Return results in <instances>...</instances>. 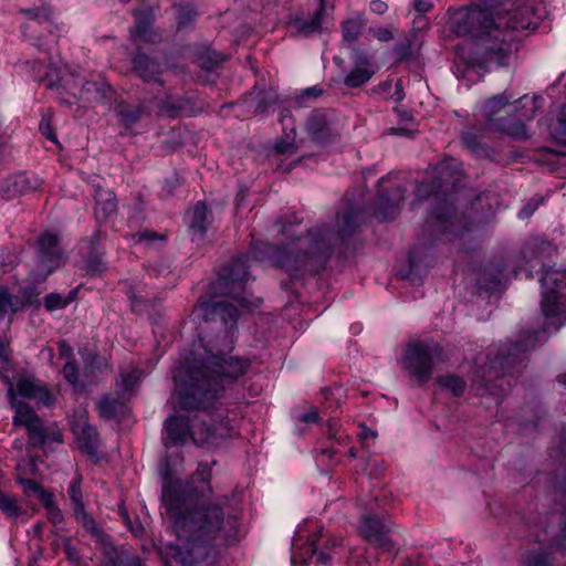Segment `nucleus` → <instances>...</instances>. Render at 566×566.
<instances>
[{"mask_svg":"<svg viewBox=\"0 0 566 566\" xmlns=\"http://www.w3.org/2000/svg\"><path fill=\"white\" fill-rule=\"evenodd\" d=\"M193 352L174 369L176 395L180 408L198 410L191 420L172 416L165 421L166 448L192 440L196 444H217L232 437L235 431L222 413H210L216 409L226 387L242 377L250 360L230 356L214 343L208 346L199 339Z\"/></svg>","mask_w":566,"mask_h":566,"instance_id":"f257e3e1","label":"nucleus"},{"mask_svg":"<svg viewBox=\"0 0 566 566\" xmlns=\"http://www.w3.org/2000/svg\"><path fill=\"white\" fill-rule=\"evenodd\" d=\"M531 268L541 265L539 277L542 286L541 311L544 318L542 331L525 332L520 338L510 345L501 346L496 356L489 361L488 366H481L480 387L496 395L499 384H490L494 377L501 380L502 377L511 374L524 361L526 353L534 349L537 344L546 340L547 335L556 333L566 324V269H553L546 266L539 256L530 260Z\"/></svg>","mask_w":566,"mask_h":566,"instance_id":"f03ea898","label":"nucleus"},{"mask_svg":"<svg viewBox=\"0 0 566 566\" xmlns=\"http://www.w3.org/2000/svg\"><path fill=\"white\" fill-rule=\"evenodd\" d=\"M490 8L493 0H480L479 4L461 8L452 17L454 33L472 38L468 63L482 67L505 65L516 41V34L497 21Z\"/></svg>","mask_w":566,"mask_h":566,"instance_id":"7ed1b4c3","label":"nucleus"},{"mask_svg":"<svg viewBox=\"0 0 566 566\" xmlns=\"http://www.w3.org/2000/svg\"><path fill=\"white\" fill-rule=\"evenodd\" d=\"M335 228L331 229L326 224L317 226L306 235L292 240L277 252V263L290 273L300 271L317 273L324 268L333 247L355 231L354 212L352 210L338 212Z\"/></svg>","mask_w":566,"mask_h":566,"instance_id":"20e7f679","label":"nucleus"},{"mask_svg":"<svg viewBox=\"0 0 566 566\" xmlns=\"http://www.w3.org/2000/svg\"><path fill=\"white\" fill-rule=\"evenodd\" d=\"M8 398L11 408L14 410L12 422L14 426L25 427L30 440L35 446H43L46 442V431L40 417L23 401L30 399L39 405L51 407L54 403V395L41 381L31 378H19L15 384L9 381Z\"/></svg>","mask_w":566,"mask_h":566,"instance_id":"39448f33","label":"nucleus"},{"mask_svg":"<svg viewBox=\"0 0 566 566\" xmlns=\"http://www.w3.org/2000/svg\"><path fill=\"white\" fill-rule=\"evenodd\" d=\"M511 98L512 96L505 93L489 98L483 105V114L488 123L494 129L513 138H526L527 129L523 120H531L535 117L541 98L524 95L514 104V112L518 118L509 116L506 118L496 119L495 116L509 104Z\"/></svg>","mask_w":566,"mask_h":566,"instance_id":"423d86ee","label":"nucleus"},{"mask_svg":"<svg viewBox=\"0 0 566 566\" xmlns=\"http://www.w3.org/2000/svg\"><path fill=\"white\" fill-rule=\"evenodd\" d=\"M442 360V348L438 343L416 342L407 346L402 368L423 385L431 378L434 364Z\"/></svg>","mask_w":566,"mask_h":566,"instance_id":"0eeeda50","label":"nucleus"},{"mask_svg":"<svg viewBox=\"0 0 566 566\" xmlns=\"http://www.w3.org/2000/svg\"><path fill=\"white\" fill-rule=\"evenodd\" d=\"M490 11L514 34L516 31L535 30L538 25L535 9L530 4L517 6L516 2L509 0H493V8H490Z\"/></svg>","mask_w":566,"mask_h":566,"instance_id":"6e6552de","label":"nucleus"},{"mask_svg":"<svg viewBox=\"0 0 566 566\" xmlns=\"http://www.w3.org/2000/svg\"><path fill=\"white\" fill-rule=\"evenodd\" d=\"M84 81L78 74L53 65H50L44 77L49 88L62 90L59 92L60 101L62 104L69 105H72L75 99L80 98V91Z\"/></svg>","mask_w":566,"mask_h":566,"instance_id":"1a4fd4ad","label":"nucleus"},{"mask_svg":"<svg viewBox=\"0 0 566 566\" xmlns=\"http://www.w3.org/2000/svg\"><path fill=\"white\" fill-rule=\"evenodd\" d=\"M87 418V410L80 407L70 416L69 421L78 448L90 457H96L99 438L96 429L88 423Z\"/></svg>","mask_w":566,"mask_h":566,"instance_id":"9d476101","label":"nucleus"},{"mask_svg":"<svg viewBox=\"0 0 566 566\" xmlns=\"http://www.w3.org/2000/svg\"><path fill=\"white\" fill-rule=\"evenodd\" d=\"M250 256L241 255L234 260L231 268L221 275L218 280V284L221 287L229 289L227 293L231 296L241 307L248 306V301L242 296L244 290V282L248 280V261Z\"/></svg>","mask_w":566,"mask_h":566,"instance_id":"9b49d317","label":"nucleus"},{"mask_svg":"<svg viewBox=\"0 0 566 566\" xmlns=\"http://www.w3.org/2000/svg\"><path fill=\"white\" fill-rule=\"evenodd\" d=\"M391 532L392 525L390 522L381 521L371 515H365L359 524V533L368 543L390 554L397 551V544L388 536Z\"/></svg>","mask_w":566,"mask_h":566,"instance_id":"f8f14e48","label":"nucleus"},{"mask_svg":"<svg viewBox=\"0 0 566 566\" xmlns=\"http://www.w3.org/2000/svg\"><path fill=\"white\" fill-rule=\"evenodd\" d=\"M81 483H82V478H81V475L76 474L74 476V479L71 481L69 489H67V493H69L70 499L73 502V506H74V516H75L76 521L88 533H91L98 541H103L105 534L103 533V531H101L97 527L95 521L85 511L83 496H82V490H81Z\"/></svg>","mask_w":566,"mask_h":566,"instance_id":"ddd939ff","label":"nucleus"},{"mask_svg":"<svg viewBox=\"0 0 566 566\" xmlns=\"http://www.w3.org/2000/svg\"><path fill=\"white\" fill-rule=\"evenodd\" d=\"M57 235L49 231L39 237V263L44 272V277L54 271L62 262L63 255L57 247Z\"/></svg>","mask_w":566,"mask_h":566,"instance_id":"4468645a","label":"nucleus"},{"mask_svg":"<svg viewBox=\"0 0 566 566\" xmlns=\"http://www.w3.org/2000/svg\"><path fill=\"white\" fill-rule=\"evenodd\" d=\"M306 130L316 143H326L338 135L334 116L328 111H314L307 119Z\"/></svg>","mask_w":566,"mask_h":566,"instance_id":"2eb2a0df","label":"nucleus"},{"mask_svg":"<svg viewBox=\"0 0 566 566\" xmlns=\"http://www.w3.org/2000/svg\"><path fill=\"white\" fill-rule=\"evenodd\" d=\"M453 205L448 198L439 200L434 210L427 219V223L434 228L437 234H448L453 231Z\"/></svg>","mask_w":566,"mask_h":566,"instance_id":"dca6fc26","label":"nucleus"},{"mask_svg":"<svg viewBox=\"0 0 566 566\" xmlns=\"http://www.w3.org/2000/svg\"><path fill=\"white\" fill-rule=\"evenodd\" d=\"M35 293H23L22 295H10L7 289H0V317L8 316V324L12 322V316L22 310L28 303H32Z\"/></svg>","mask_w":566,"mask_h":566,"instance_id":"f3484780","label":"nucleus"},{"mask_svg":"<svg viewBox=\"0 0 566 566\" xmlns=\"http://www.w3.org/2000/svg\"><path fill=\"white\" fill-rule=\"evenodd\" d=\"M205 318L219 317L226 325L234 324L239 316L238 307L227 302H205L198 308Z\"/></svg>","mask_w":566,"mask_h":566,"instance_id":"a211bd4d","label":"nucleus"},{"mask_svg":"<svg viewBox=\"0 0 566 566\" xmlns=\"http://www.w3.org/2000/svg\"><path fill=\"white\" fill-rule=\"evenodd\" d=\"M135 72L146 82H159L160 65L153 59L137 53L133 59Z\"/></svg>","mask_w":566,"mask_h":566,"instance_id":"6ab92c4d","label":"nucleus"},{"mask_svg":"<svg viewBox=\"0 0 566 566\" xmlns=\"http://www.w3.org/2000/svg\"><path fill=\"white\" fill-rule=\"evenodd\" d=\"M355 64L357 66L344 80L348 87H358L373 76V71L368 69L369 60L365 54L357 53Z\"/></svg>","mask_w":566,"mask_h":566,"instance_id":"aec40b11","label":"nucleus"},{"mask_svg":"<svg viewBox=\"0 0 566 566\" xmlns=\"http://www.w3.org/2000/svg\"><path fill=\"white\" fill-rule=\"evenodd\" d=\"M146 107L144 104L137 106L120 102L115 107L116 116L119 118V123L125 129H130L144 114H146Z\"/></svg>","mask_w":566,"mask_h":566,"instance_id":"412c9836","label":"nucleus"},{"mask_svg":"<svg viewBox=\"0 0 566 566\" xmlns=\"http://www.w3.org/2000/svg\"><path fill=\"white\" fill-rule=\"evenodd\" d=\"M325 11V0H319V8L310 19H296L294 25L298 34L311 36L319 33L322 30L323 15Z\"/></svg>","mask_w":566,"mask_h":566,"instance_id":"4be33fe9","label":"nucleus"},{"mask_svg":"<svg viewBox=\"0 0 566 566\" xmlns=\"http://www.w3.org/2000/svg\"><path fill=\"white\" fill-rule=\"evenodd\" d=\"M301 534L298 538H294L292 544L291 564L292 566H307L308 560L315 555L316 546L315 538L307 543L300 544Z\"/></svg>","mask_w":566,"mask_h":566,"instance_id":"5701e85b","label":"nucleus"},{"mask_svg":"<svg viewBox=\"0 0 566 566\" xmlns=\"http://www.w3.org/2000/svg\"><path fill=\"white\" fill-rule=\"evenodd\" d=\"M95 218L98 222L106 220L116 211L117 202L114 192L99 189L95 193Z\"/></svg>","mask_w":566,"mask_h":566,"instance_id":"b1692460","label":"nucleus"},{"mask_svg":"<svg viewBox=\"0 0 566 566\" xmlns=\"http://www.w3.org/2000/svg\"><path fill=\"white\" fill-rule=\"evenodd\" d=\"M207 231V207L203 202L199 201L193 207L190 221H189V232L191 239L201 240Z\"/></svg>","mask_w":566,"mask_h":566,"instance_id":"393cba45","label":"nucleus"},{"mask_svg":"<svg viewBox=\"0 0 566 566\" xmlns=\"http://www.w3.org/2000/svg\"><path fill=\"white\" fill-rule=\"evenodd\" d=\"M366 27V19L363 13L348 18L342 22L343 41L349 44L354 43Z\"/></svg>","mask_w":566,"mask_h":566,"instance_id":"a878e982","label":"nucleus"},{"mask_svg":"<svg viewBox=\"0 0 566 566\" xmlns=\"http://www.w3.org/2000/svg\"><path fill=\"white\" fill-rule=\"evenodd\" d=\"M108 90V85L103 82L84 81L78 99L101 101L106 96Z\"/></svg>","mask_w":566,"mask_h":566,"instance_id":"bb28decb","label":"nucleus"},{"mask_svg":"<svg viewBox=\"0 0 566 566\" xmlns=\"http://www.w3.org/2000/svg\"><path fill=\"white\" fill-rule=\"evenodd\" d=\"M77 290H71L66 295L50 293L44 297V306L48 311H56L66 307L76 298Z\"/></svg>","mask_w":566,"mask_h":566,"instance_id":"cd10ccee","label":"nucleus"},{"mask_svg":"<svg viewBox=\"0 0 566 566\" xmlns=\"http://www.w3.org/2000/svg\"><path fill=\"white\" fill-rule=\"evenodd\" d=\"M140 379V371L132 368L128 371H122L116 381V387L120 395L132 391Z\"/></svg>","mask_w":566,"mask_h":566,"instance_id":"c85d7f7f","label":"nucleus"},{"mask_svg":"<svg viewBox=\"0 0 566 566\" xmlns=\"http://www.w3.org/2000/svg\"><path fill=\"white\" fill-rule=\"evenodd\" d=\"M117 394L118 397H104L98 401L97 408L101 417L112 419L119 411V409L123 406V402L119 399L120 394Z\"/></svg>","mask_w":566,"mask_h":566,"instance_id":"c756f323","label":"nucleus"},{"mask_svg":"<svg viewBox=\"0 0 566 566\" xmlns=\"http://www.w3.org/2000/svg\"><path fill=\"white\" fill-rule=\"evenodd\" d=\"M134 15L136 18L135 35L143 41H153L154 34L150 28L149 19L144 17V11L142 9H137L134 12Z\"/></svg>","mask_w":566,"mask_h":566,"instance_id":"7c9ffc66","label":"nucleus"},{"mask_svg":"<svg viewBox=\"0 0 566 566\" xmlns=\"http://www.w3.org/2000/svg\"><path fill=\"white\" fill-rule=\"evenodd\" d=\"M504 275L502 270L490 266L483 274L479 277L478 283L480 286H483L488 290L495 289L499 284H501Z\"/></svg>","mask_w":566,"mask_h":566,"instance_id":"2f4dec72","label":"nucleus"},{"mask_svg":"<svg viewBox=\"0 0 566 566\" xmlns=\"http://www.w3.org/2000/svg\"><path fill=\"white\" fill-rule=\"evenodd\" d=\"M451 168H457V163L453 159L444 160L438 166L437 170L441 182L437 186V190L433 192L434 197L438 198L439 193L447 191L449 189V185H454V181L448 182L446 179V176Z\"/></svg>","mask_w":566,"mask_h":566,"instance_id":"473e14b6","label":"nucleus"},{"mask_svg":"<svg viewBox=\"0 0 566 566\" xmlns=\"http://www.w3.org/2000/svg\"><path fill=\"white\" fill-rule=\"evenodd\" d=\"M438 382L441 387L451 391L454 396H460L464 392L465 382L458 376L440 377Z\"/></svg>","mask_w":566,"mask_h":566,"instance_id":"72a5a7b5","label":"nucleus"},{"mask_svg":"<svg viewBox=\"0 0 566 566\" xmlns=\"http://www.w3.org/2000/svg\"><path fill=\"white\" fill-rule=\"evenodd\" d=\"M0 510L9 517L20 514V509L14 496L0 491Z\"/></svg>","mask_w":566,"mask_h":566,"instance_id":"f704fd0d","label":"nucleus"},{"mask_svg":"<svg viewBox=\"0 0 566 566\" xmlns=\"http://www.w3.org/2000/svg\"><path fill=\"white\" fill-rule=\"evenodd\" d=\"M554 138L562 144H566V105L562 108L556 126L553 128Z\"/></svg>","mask_w":566,"mask_h":566,"instance_id":"c9c22d12","label":"nucleus"},{"mask_svg":"<svg viewBox=\"0 0 566 566\" xmlns=\"http://www.w3.org/2000/svg\"><path fill=\"white\" fill-rule=\"evenodd\" d=\"M105 270V262L103 258L96 253L88 256L86 261V271L91 275L101 274Z\"/></svg>","mask_w":566,"mask_h":566,"instance_id":"e433bc0d","label":"nucleus"},{"mask_svg":"<svg viewBox=\"0 0 566 566\" xmlns=\"http://www.w3.org/2000/svg\"><path fill=\"white\" fill-rule=\"evenodd\" d=\"M403 200V190L400 187H397L392 195L382 192L381 201L388 206H390L391 212L396 211L398 205Z\"/></svg>","mask_w":566,"mask_h":566,"instance_id":"4c0bfd02","label":"nucleus"},{"mask_svg":"<svg viewBox=\"0 0 566 566\" xmlns=\"http://www.w3.org/2000/svg\"><path fill=\"white\" fill-rule=\"evenodd\" d=\"M526 566H548V556L541 552H531L525 556Z\"/></svg>","mask_w":566,"mask_h":566,"instance_id":"58836bf2","label":"nucleus"},{"mask_svg":"<svg viewBox=\"0 0 566 566\" xmlns=\"http://www.w3.org/2000/svg\"><path fill=\"white\" fill-rule=\"evenodd\" d=\"M295 134L293 133L292 136L287 135L286 136V139H281L280 142H277L274 146L276 153L279 154H293L296 149L295 147V143H294V139H295Z\"/></svg>","mask_w":566,"mask_h":566,"instance_id":"ea45409f","label":"nucleus"},{"mask_svg":"<svg viewBox=\"0 0 566 566\" xmlns=\"http://www.w3.org/2000/svg\"><path fill=\"white\" fill-rule=\"evenodd\" d=\"M63 375L71 385L76 386L78 384V370L72 361L65 363L63 367Z\"/></svg>","mask_w":566,"mask_h":566,"instance_id":"a19ab883","label":"nucleus"},{"mask_svg":"<svg viewBox=\"0 0 566 566\" xmlns=\"http://www.w3.org/2000/svg\"><path fill=\"white\" fill-rule=\"evenodd\" d=\"M46 515L49 521L55 526L61 525L64 521V515L57 506L46 510Z\"/></svg>","mask_w":566,"mask_h":566,"instance_id":"79ce46f5","label":"nucleus"},{"mask_svg":"<svg viewBox=\"0 0 566 566\" xmlns=\"http://www.w3.org/2000/svg\"><path fill=\"white\" fill-rule=\"evenodd\" d=\"M36 490L39 499L46 510L56 506L54 503L53 495L51 493L43 490L42 486H36Z\"/></svg>","mask_w":566,"mask_h":566,"instance_id":"37998d69","label":"nucleus"},{"mask_svg":"<svg viewBox=\"0 0 566 566\" xmlns=\"http://www.w3.org/2000/svg\"><path fill=\"white\" fill-rule=\"evenodd\" d=\"M297 420L304 423H316L319 420V416L315 408H310L306 412L300 415Z\"/></svg>","mask_w":566,"mask_h":566,"instance_id":"c03bdc74","label":"nucleus"},{"mask_svg":"<svg viewBox=\"0 0 566 566\" xmlns=\"http://www.w3.org/2000/svg\"><path fill=\"white\" fill-rule=\"evenodd\" d=\"M369 31L381 42L390 41L394 38L392 32L387 28H371Z\"/></svg>","mask_w":566,"mask_h":566,"instance_id":"a18cd8bd","label":"nucleus"},{"mask_svg":"<svg viewBox=\"0 0 566 566\" xmlns=\"http://www.w3.org/2000/svg\"><path fill=\"white\" fill-rule=\"evenodd\" d=\"M541 200L539 199H532L520 212L518 217L521 219H526L531 217L534 211L537 209Z\"/></svg>","mask_w":566,"mask_h":566,"instance_id":"49530a36","label":"nucleus"},{"mask_svg":"<svg viewBox=\"0 0 566 566\" xmlns=\"http://www.w3.org/2000/svg\"><path fill=\"white\" fill-rule=\"evenodd\" d=\"M369 8H370L371 12H374V13H376L378 15H382V14H385L388 11L389 7L382 0H373L369 3Z\"/></svg>","mask_w":566,"mask_h":566,"instance_id":"de8ad7c7","label":"nucleus"},{"mask_svg":"<svg viewBox=\"0 0 566 566\" xmlns=\"http://www.w3.org/2000/svg\"><path fill=\"white\" fill-rule=\"evenodd\" d=\"M323 93L322 88H319L318 86H312V87H308L306 90H304L301 95H300V102L302 103L303 101H305L306 98L308 97H313V98H316L318 96H321Z\"/></svg>","mask_w":566,"mask_h":566,"instance_id":"09e8293b","label":"nucleus"},{"mask_svg":"<svg viewBox=\"0 0 566 566\" xmlns=\"http://www.w3.org/2000/svg\"><path fill=\"white\" fill-rule=\"evenodd\" d=\"M462 142L469 149H476L479 146L478 137L472 133H464L462 135Z\"/></svg>","mask_w":566,"mask_h":566,"instance_id":"8fccbe9b","label":"nucleus"},{"mask_svg":"<svg viewBox=\"0 0 566 566\" xmlns=\"http://www.w3.org/2000/svg\"><path fill=\"white\" fill-rule=\"evenodd\" d=\"M59 353H60V357L62 359H65L66 363L71 361V358L73 356V349L67 343L62 342L59 344Z\"/></svg>","mask_w":566,"mask_h":566,"instance_id":"3c124183","label":"nucleus"},{"mask_svg":"<svg viewBox=\"0 0 566 566\" xmlns=\"http://www.w3.org/2000/svg\"><path fill=\"white\" fill-rule=\"evenodd\" d=\"M64 552L70 560L77 562L78 553L76 548L71 545L70 539L64 541Z\"/></svg>","mask_w":566,"mask_h":566,"instance_id":"603ef678","label":"nucleus"},{"mask_svg":"<svg viewBox=\"0 0 566 566\" xmlns=\"http://www.w3.org/2000/svg\"><path fill=\"white\" fill-rule=\"evenodd\" d=\"M413 6L418 12L424 13L431 9V1L430 0H415Z\"/></svg>","mask_w":566,"mask_h":566,"instance_id":"864d4df0","label":"nucleus"},{"mask_svg":"<svg viewBox=\"0 0 566 566\" xmlns=\"http://www.w3.org/2000/svg\"><path fill=\"white\" fill-rule=\"evenodd\" d=\"M430 195L428 193V187L426 184H420L417 187V198L420 200L427 199Z\"/></svg>","mask_w":566,"mask_h":566,"instance_id":"5fc2aeb1","label":"nucleus"},{"mask_svg":"<svg viewBox=\"0 0 566 566\" xmlns=\"http://www.w3.org/2000/svg\"><path fill=\"white\" fill-rule=\"evenodd\" d=\"M155 239H163L161 237L157 235L156 233L150 232H143L138 234V241H150Z\"/></svg>","mask_w":566,"mask_h":566,"instance_id":"6e6d98bb","label":"nucleus"},{"mask_svg":"<svg viewBox=\"0 0 566 566\" xmlns=\"http://www.w3.org/2000/svg\"><path fill=\"white\" fill-rule=\"evenodd\" d=\"M405 566H427V565H424V562L421 558L416 557V558H409L405 563Z\"/></svg>","mask_w":566,"mask_h":566,"instance_id":"4d7b16f0","label":"nucleus"},{"mask_svg":"<svg viewBox=\"0 0 566 566\" xmlns=\"http://www.w3.org/2000/svg\"><path fill=\"white\" fill-rule=\"evenodd\" d=\"M191 15H192V12L190 10L181 11L179 14V23L180 24L187 23L190 20Z\"/></svg>","mask_w":566,"mask_h":566,"instance_id":"13d9d810","label":"nucleus"},{"mask_svg":"<svg viewBox=\"0 0 566 566\" xmlns=\"http://www.w3.org/2000/svg\"><path fill=\"white\" fill-rule=\"evenodd\" d=\"M8 360V353L6 349V345L2 340H0V364H3Z\"/></svg>","mask_w":566,"mask_h":566,"instance_id":"bf43d9fd","label":"nucleus"},{"mask_svg":"<svg viewBox=\"0 0 566 566\" xmlns=\"http://www.w3.org/2000/svg\"><path fill=\"white\" fill-rule=\"evenodd\" d=\"M317 562L325 565L329 562V556L323 552L318 553L317 556Z\"/></svg>","mask_w":566,"mask_h":566,"instance_id":"052dcab7","label":"nucleus"},{"mask_svg":"<svg viewBox=\"0 0 566 566\" xmlns=\"http://www.w3.org/2000/svg\"><path fill=\"white\" fill-rule=\"evenodd\" d=\"M360 436L364 440H366L368 438H375L376 433L374 431H371L370 429L364 428Z\"/></svg>","mask_w":566,"mask_h":566,"instance_id":"680f3d73","label":"nucleus"},{"mask_svg":"<svg viewBox=\"0 0 566 566\" xmlns=\"http://www.w3.org/2000/svg\"><path fill=\"white\" fill-rule=\"evenodd\" d=\"M23 12L27 13L28 15H30V18H32V19H39L40 18L39 10L28 9V10H24Z\"/></svg>","mask_w":566,"mask_h":566,"instance_id":"e2e57ef3","label":"nucleus"},{"mask_svg":"<svg viewBox=\"0 0 566 566\" xmlns=\"http://www.w3.org/2000/svg\"><path fill=\"white\" fill-rule=\"evenodd\" d=\"M179 108H180V106H179V105H174L170 109H166V106H165V105H163V107H161V109H160V111H161V113H166V114H168V115H174V114H175V112H176L177 109H179Z\"/></svg>","mask_w":566,"mask_h":566,"instance_id":"0e129e2a","label":"nucleus"},{"mask_svg":"<svg viewBox=\"0 0 566 566\" xmlns=\"http://www.w3.org/2000/svg\"><path fill=\"white\" fill-rule=\"evenodd\" d=\"M126 566H143L142 560L138 557L130 558Z\"/></svg>","mask_w":566,"mask_h":566,"instance_id":"69168bd1","label":"nucleus"},{"mask_svg":"<svg viewBox=\"0 0 566 566\" xmlns=\"http://www.w3.org/2000/svg\"><path fill=\"white\" fill-rule=\"evenodd\" d=\"M36 486L41 485L33 481H27V488L38 494Z\"/></svg>","mask_w":566,"mask_h":566,"instance_id":"338daca9","label":"nucleus"},{"mask_svg":"<svg viewBox=\"0 0 566 566\" xmlns=\"http://www.w3.org/2000/svg\"><path fill=\"white\" fill-rule=\"evenodd\" d=\"M562 452H565L566 453V432H563L562 434Z\"/></svg>","mask_w":566,"mask_h":566,"instance_id":"774afa93","label":"nucleus"}]
</instances>
